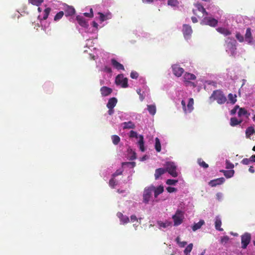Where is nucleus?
<instances>
[{"label": "nucleus", "instance_id": "nucleus-13", "mask_svg": "<svg viewBox=\"0 0 255 255\" xmlns=\"http://www.w3.org/2000/svg\"><path fill=\"white\" fill-rule=\"evenodd\" d=\"M234 167L233 164L230 163L228 160H226V168L231 169L228 170H222L224 174V175H234V170L232 169Z\"/></svg>", "mask_w": 255, "mask_h": 255}, {"label": "nucleus", "instance_id": "nucleus-24", "mask_svg": "<svg viewBox=\"0 0 255 255\" xmlns=\"http://www.w3.org/2000/svg\"><path fill=\"white\" fill-rule=\"evenodd\" d=\"M222 225V221L218 216H217L215 218V227L217 230L219 231H223V229L221 227Z\"/></svg>", "mask_w": 255, "mask_h": 255}, {"label": "nucleus", "instance_id": "nucleus-50", "mask_svg": "<svg viewBox=\"0 0 255 255\" xmlns=\"http://www.w3.org/2000/svg\"><path fill=\"white\" fill-rule=\"evenodd\" d=\"M166 190L169 193H173L177 191V189L174 187H168L166 188Z\"/></svg>", "mask_w": 255, "mask_h": 255}, {"label": "nucleus", "instance_id": "nucleus-64", "mask_svg": "<svg viewBox=\"0 0 255 255\" xmlns=\"http://www.w3.org/2000/svg\"><path fill=\"white\" fill-rule=\"evenodd\" d=\"M236 37L238 39H239V33H237L236 35Z\"/></svg>", "mask_w": 255, "mask_h": 255}, {"label": "nucleus", "instance_id": "nucleus-47", "mask_svg": "<svg viewBox=\"0 0 255 255\" xmlns=\"http://www.w3.org/2000/svg\"><path fill=\"white\" fill-rule=\"evenodd\" d=\"M129 137H135L136 138H137L138 137H139V136H138V135H137V133L135 131H133V130H131L129 132Z\"/></svg>", "mask_w": 255, "mask_h": 255}, {"label": "nucleus", "instance_id": "nucleus-36", "mask_svg": "<svg viewBox=\"0 0 255 255\" xmlns=\"http://www.w3.org/2000/svg\"><path fill=\"white\" fill-rule=\"evenodd\" d=\"M51 9L50 7H47V8H45L44 10L43 16L41 19L46 20L48 18V16L51 11Z\"/></svg>", "mask_w": 255, "mask_h": 255}, {"label": "nucleus", "instance_id": "nucleus-30", "mask_svg": "<svg viewBox=\"0 0 255 255\" xmlns=\"http://www.w3.org/2000/svg\"><path fill=\"white\" fill-rule=\"evenodd\" d=\"M217 31L219 33L224 35L225 36H227L231 34V32L227 28L224 27H218L216 29Z\"/></svg>", "mask_w": 255, "mask_h": 255}, {"label": "nucleus", "instance_id": "nucleus-52", "mask_svg": "<svg viewBox=\"0 0 255 255\" xmlns=\"http://www.w3.org/2000/svg\"><path fill=\"white\" fill-rule=\"evenodd\" d=\"M239 108V106L238 105H236L235 108L232 109L231 112H230V114L231 115H234L236 114V112H237V110Z\"/></svg>", "mask_w": 255, "mask_h": 255}, {"label": "nucleus", "instance_id": "nucleus-10", "mask_svg": "<svg viewBox=\"0 0 255 255\" xmlns=\"http://www.w3.org/2000/svg\"><path fill=\"white\" fill-rule=\"evenodd\" d=\"M227 43V47L226 50L227 51H230L232 55H234L235 53V51L236 50V41L235 39H232L228 38V40H226Z\"/></svg>", "mask_w": 255, "mask_h": 255}, {"label": "nucleus", "instance_id": "nucleus-28", "mask_svg": "<svg viewBox=\"0 0 255 255\" xmlns=\"http://www.w3.org/2000/svg\"><path fill=\"white\" fill-rule=\"evenodd\" d=\"M255 162V155H253L250 158L244 159L242 162L244 164L249 165Z\"/></svg>", "mask_w": 255, "mask_h": 255}, {"label": "nucleus", "instance_id": "nucleus-59", "mask_svg": "<svg viewBox=\"0 0 255 255\" xmlns=\"http://www.w3.org/2000/svg\"><path fill=\"white\" fill-rule=\"evenodd\" d=\"M92 25L93 27H94L96 28H98V24L97 22H96L95 21H93Z\"/></svg>", "mask_w": 255, "mask_h": 255}, {"label": "nucleus", "instance_id": "nucleus-49", "mask_svg": "<svg viewBox=\"0 0 255 255\" xmlns=\"http://www.w3.org/2000/svg\"><path fill=\"white\" fill-rule=\"evenodd\" d=\"M229 240V238L228 236H224L221 239V243L226 244L228 242Z\"/></svg>", "mask_w": 255, "mask_h": 255}, {"label": "nucleus", "instance_id": "nucleus-43", "mask_svg": "<svg viewBox=\"0 0 255 255\" xmlns=\"http://www.w3.org/2000/svg\"><path fill=\"white\" fill-rule=\"evenodd\" d=\"M230 125L234 127L239 125V121L236 118H232L230 120Z\"/></svg>", "mask_w": 255, "mask_h": 255}, {"label": "nucleus", "instance_id": "nucleus-44", "mask_svg": "<svg viewBox=\"0 0 255 255\" xmlns=\"http://www.w3.org/2000/svg\"><path fill=\"white\" fill-rule=\"evenodd\" d=\"M64 15V12L63 11H60L58 12L55 16H54V21H58L60 20Z\"/></svg>", "mask_w": 255, "mask_h": 255}, {"label": "nucleus", "instance_id": "nucleus-5", "mask_svg": "<svg viewBox=\"0 0 255 255\" xmlns=\"http://www.w3.org/2000/svg\"><path fill=\"white\" fill-rule=\"evenodd\" d=\"M172 219L174 226H177L181 224L184 219L183 212L179 210H177L175 214L173 215Z\"/></svg>", "mask_w": 255, "mask_h": 255}, {"label": "nucleus", "instance_id": "nucleus-31", "mask_svg": "<svg viewBox=\"0 0 255 255\" xmlns=\"http://www.w3.org/2000/svg\"><path fill=\"white\" fill-rule=\"evenodd\" d=\"M157 224L160 228H166L169 226H170L172 224V223L168 221H166L165 222H162L159 221H157Z\"/></svg>", "mask_w": 255, "mask_h": 255}, {"label": "nucleus", "instance_id": "nucleus-27", "mask_svg": "<svg viewBox=\"0 0 255 255\" xmlns=\"http://www.w3.org/2000/svg\"><path fill=\"white\" fill-rule=\"evenodd\" d=\"M138 144L139 147V149L142 152H144L145 151V148L144 146V138L143 136L142 135H140L139 136V140L138 141Z\"/></svg>", "mask_w": 255, "mask_h": 255}, {"label": "nucleus", "instance_id": "nucleus-57", "mask_svg": "<svg viewBox=\"0 0 255 255\" xmlns=\"http://www.w3.org/2000/svg\"><path fill=\"white\" fill-rule=\"evenodd\" d=\"M109 109L108 114L109 115H112L114 113V109H111L110 108H108Z\"/></svg>", "mask_w": 255, "mask_h": 255}, {"label": "nucleus", "instance_id": "nucleus-62", "mask_svg": "<svg viewBox=\"0 0 255 255\" xmlns=\"http://www.w3.org/2000/svg\"><path fill=\"white\" fill-rule=\"evenodd\" d=\"M176 240V242H177V243L178 244H179L180 243V242H181V241H180V238H179V237H177L176 238V240Z\"/></svg>", "mask_w": 255, "mask_h": 255}, {"label": "nucleus", "instance_id": "nucleus-15", "mask_svg": "<svg viewBox=\"0 0 255 255\" xmlns=\"http://www.w3.org/2000/svg\"><path fill=\"white\" fill-rule=\"evenodd\" d=\"M225 180L224 177H221L219 178L216 179H214L212 180H211L209 182V185H210L211 187H215L217 185H219L222 184L225 182Z\"/></svg>", "mask_w": 255, "mask_h": 255}, {"label": "nucleus", "instance_id": "nucleus-58", "mask_svg": "<svg viewBox=\"0 0 255 255\" xmlns=\"http://www.w3.org/2000/svg\"><path fill=\"white\" fill-rule=\"evenodd\" d=\"M191 19L193 23H196L198 21L197 18L194 16L192 17Z\"/></svg>", "mask_w": 255, "mask_h": 255}, {"label": "nucleus", "instance_id": "nucleus-41", "mask_svg": "<svg viewBox=\"0 0 255 255\" xmlns=\"http://www.w3.org/2000/svg\"><path fill=\"white\" fill-rule=\"evenodd\" d=\"M250 115V114L244 108H240V117L243 116L247 118Z\"/></svg>", "mask_w": 255, "mask_h": 255}, {"label": "nucleus", "instance_id": "nucleus-46", "mask_svg": "<svg viewBox=\"0 0 255 255\" xmlns=\"http://www.w3.org/2000/svg\"><path fill=\"white\" fill-rule=\"evenodd\" d=\"M177 182V180L167 179L166 182V183L169 185H175Z\"/></svg>", "mask_w": 255, "mask_h": 255}, {"label": "nucleus", "instance_id": "nucleus-8", "mask_svg": "<svg viewBox=\"0 0 255 255\" xmlns=\"http://www.w3.org/2000/svg\"><path fill=\"white\" fill-rule=\"evenodd\" d=\"M128 80L127 78H124L122 74L118 75L115 80L116 84L117 85H121L122 88H127L128 87Z\"/></svg>", "mask_w": 255, "mask_h": 255}, {"label": "nucleus", "instance_id": "nucleus-21", "mask_svg": "<svg viewBox=\"0 0 255 255\" xmlns=\"http://www.w3.org/2000/svg\"><path fill=\"white\" fill-rule=\"evenodd\" d=\"M111 63H112V65L114 66V67L118 70H125L124 66L122 64H121L119 62H118L115 59H111Z\"/></svg>", "mask_w": 255, "mask_h": 255}, {"label": "nucleus", "instance_id": "nucleus-17", "mask_svg": "<svg viewBox=\"0 0 255 255\" xmlns=\"http://www.w3.org/2000/svg\"><path fill=\"white\" fill-rule=\"evenodd\" d=\"M150 186H152L153 188H154L153 192H154V196L155 198H157L159 195L164 191V187L162 185H160L157 187H154L152 185H150Z\"/></svg>", "mask_w": 255, "mask_h": 255}, {"label": "nucleus", "instance_id": "nucleus-6", "mask_svg": "<svg viewBox=\"0 0 255 255\" xmlns=\"http://www.w3.org/2000/svg\"><path fill=\"white\" fill-rule=\"evenodd\" d=\"M193 104H194V100L193 98H190L189 99V101L187 104V107L186 106V102L184 100H182L181 105L182 106V109L185 113V114H187L188 113H191L193 110Z\"/></svg>", "mask_w": 255, "mask_h": 255}, {"label": "nucleus", "instance_id": "nucleus-20", "mask_svg": "<svg viewBox=\"0 0 255 255\" xmlns=\"http://www.w3.org/2000/svg\"><path fill=\"white\" fill-rule=\"evenodd\" d=\"M117 216L123 224H127L129 222V218L127 216L123 215L121 212H118Z\"/></svg>", "mask_w": 255, "mask_h": 255}, {"label": "nucleus", "instance_id": "nucleus-45", "mask_svg": "<svg viewBox=\"0 0 255 255\" xmlns=\"http://www.w3.org/2000/svg\"><path fill=\"white\" fill-rule=\"evenodd\" d=\"M168 4L171 6H176L178 5L177 0H168Z\"/></svg>", "mask_w": 255, "mask_h": 255}, {"label": "nucleus", "instance_id": "nucleus-12", "mask_svg": "<svg viewBox=\"0 0 255 255\" xmlns=\"http://www.w3.org/2000/svg\"><path fill=\"white\" fill-rule=\"evenodd\" d=\"M251 240V235L250 233H246L241 237L242 248L246 249Z\"/></svg>", "mask_w": 255, "mask_h": 255}, {"label": "nucleus", "instance_id": "nucleus-51", "mask_svg": "<svg viewBox=\"0 0 255 255\" xmlns=\"http://www.w3.org/2000/svg\"><path fill=\"white\" fill-rule=\"evenodd\" d=\"M138 76V74L135 71H132L130 73V77L132 79H137Z\"/></svg>", "mask_w": 255, "mask_h": 255}, {"label": "nucleus", "instance_id": "nucleus-16", "mask_svg": "<svg viewBox=\"0 0 255 255\" xmlns=\"http://www.w3.org/2000/svg\"><path fill=\"white\" fill-rule=\"evenodd\" d=\"M192 32L191 27L187 24H184L183 26V33L186 38H188Z\"/></svg>", "mask_w": 255, "mask_h": 255}, {"label": "nucleus", "instance_id": "nucleus-34", "mask_svg": "<svg viewBox=\"0 0 255 255\" xmlns=\"http://www.w3.org/2000/svg\"><path fill=\"white\" fill-rule=\"evenodd\" d=\"M255 132V129L253 127H250L246 130V134L247 137L250 136Z\"/></svg>", "mask_w": 255, "mask_h": 255}, {"label": "nucleus", "instance_id": "nucleus-2", "mask_svg": "<svg viewBox=\"0 0 255 255\" xmlns=\"http://www.w3.org/2000/svg\"><path fill=\"white\" fill-rule=\"evenodd\" d=\"M194 5L196 8L193 9V12L198 17L201 18L204 15H208V13L206 11L205 8L200 3L197 2L194 3Z\"/></svg>", "mask_w": 255, "mask_h": 255}, {"label": "nucleus", "instance_id": "nucleus-23", "mask_svg": "<svg viewBox=\"0 0 255 255\" xmlns=\"http://www.w3.org/2000/svg\"><path fill=\"white\" fill-rule=\"evenodd\" d=\"M65 15L67 16H71L73 15L75 12V10L73 6H67L65 8Z\"/></svg>", "mask_w": 255, "mask_h": 255}, {"label": "nucleus", "instance_id": "nucleus-14", "mask_svg": "<svg viewBox=\"0 0 255 255\" xmlns=\"http://www.w3.org/2000/svg\"><path fill=\"white\" fill-rule=\"evenodd\" d=\"M173 73L176 76L179 77L183 73L184 69L178 65H174L172 66Z\"/></svg>", "mask_w": 255, "mask_h": 255}, {"label": "nucleus", "instance_id": "nucleus-3", "mask_svg": "<svg viewBox=\"0 0 255 255\" xmlns=\"http://www.w3.org/2000/svg\"><path fill=\"white\" fill-rule=\"evenodd\" d=\"M245 41L248 44L251 45H255V41L252 37L251 33V29L250 28H248L246 30L245 38L240 35V42Z\"/></svg>", "mask_w": 255, "mask_h": 255}, {"label": "nucleus", "instance_id": "nucleus-33", "mask_svg": "<svg viewBox=\"0 0 255 255\" xmlns=\"http://www.w3.org/2000/svg\"><path fill=\"white\" fill-rule=\"evenodd\" d=\"M155 140V149L157 152H160L161 149L160 140L158 137H156Z\"/></svg>", "mask_w": 255, "mask_h": 255}, {"label": "nucleus", "instance_id": "nucleus-1", "mask_svg": "<svg viewBox=\"0 0 255 255\" xmlns=\"http://www.w3.org/2000/svg\"><path fill=\"white\" fill-rule=\"evenodd\" d=\"M210 99H213V100H216L217 103L219 104H224L227 101L226 96L220 90L214 91L211 96Z\"/></svg>", "mask_w": 255, "mask_h": 255}, {"label": "nucleus", "instance_id": "nucleus-40", "mask_svg": "<svg viewBox=\"0 0 255 255\" xmlns=\"http://www.w3.org/2000/svg\"><path fill=\"white\" fill-rule=\"evenodd\" d=\"M112 142L115 145H117L120 141V137L117 135L112 136Z\"/></svg>", "mask_w": 255, "mask_h": 255}, {"label": "nucleus", "instance_id": "nucleus-19", "mask_svg": "<svg viewBox=\"0 0 255 255\" xmlns=\"http://www.w3.org/2000/svg\"><path fill=\"white\" fill-rule=\"evenodd\" d=\"M100 92L102 96L106 97L110 95L113 92V90L110 88L106 86H103L101 88Z\"/></svg>", "mask_w": 255, "mask_h": 255}, {"label": "nucleus", "instance_id": "nucleus-9", "mask_svg": "<svg viewBox=\"0 0 255 255\" xmlns=\"http://www.w3.org/2000/svg\"><path fill=\"white\" fill-rule=\"evenodd\" d=\"M166 171H167L170 175H177L176 172V166L174 162H167L165 164Z\"/></svg>", "mask_w": 255, "mask_h": 255}, {"label": "nucleus", "instance_id": "nucleus-25", "mask_svg": "<svg viewBox=\"0 0 255 255\" xmlns=\"http://www.w3.org/2000/svg\"><path fill=\"white\" fill-rule=\"evenodd\" d=\"M122 125L124 129H133L135 128L134 124L131 121L124 122L122 124Z\"/></svg>", "mask_w": 255, "mask_h": 255}, {"label": "nucleus", "instance_id": "nucleus-29", "mask_svg": "<svg viewBox=\"0 0 255 255\" xmlns=\"http://www.w3.org/2000/svg\"><path fill=\"white\" fill-rule=\"evenodd\" d=\"M205 224V222L203 220H200V221L197 223H195L192 227V230L193 231H196V230L200 229L202 225Z\"/></svg>", "mask_w": 255, "mask_h": 255}, {"label": "nucleus", "instance_id": "nucleus-38", "mask_svg": "<svg viewBox=\"0 0 255 255\" xmlns=\"http://www.w3.org/2000/svg\"><path fill=\"white\" fill-rule=\"evenodd\" d=\"M237 96L236 95H233L232 94H229L228 95V98L230 102L233 104H235L237 101L236 99Z\"/></svg>", "mask_w": 255, "mask_h": 255}, {"label": "nucleus", "instance_id": "nucleus-60", "mask_svg": "<svg viewBox=\"0 0 255 255\" xmlns=\"http://www.w3.org/2000/svg\"><path fill=\"white\" fill-rule=\"evenodd\" d=\"M249 170L250 171L251 173H253L254 172V167L252 166H250V167L249 169Z\"/></svg>", "mask_w": 255, "mask_h": 255}, {"label": "nucleus", "instance_id": "nucleus-11", "mask_svg": "<svg viewBox=\"0 0 255 255\" xmlns=\"http://www.w3.org/2000/svg\"><path fill=\"white\" fill-rule=\"evenodd\" d=\"M196 78L195 75L193 74H191L190 73L186 72L183 76L184 82L186 86L189 85L190 84L191 85H193L194 87H195L196 85L194 83L190 82V80H194Z\"/></svg>", "mask_w": 255, "mask_h": 255}, {"label": "nucleus", "instance_id": "nucleus-7", "mask_svg": "<svg viewBox=\"0 0 255 255\" xmlns=\"http://www.w3.org/2000/svg\"><path fill=\"white\" fill-rule=\"evenodd\" d=\"M218 20L211 17L206 16L203 18L201 22L202 25H209L212 27H215L218 24Z\"/></svg>", "mask_w": 255, "mask_h": 255}, {"label": "nucleus", "instance_id": "nucleus-32", "mask_svg": "<svg viewBox=\"0 0 255 255\" xmlns=\"http://www.w3.org/2000/svg\"><path fill=\"white\" fill-rule=\"evenodd\" d=\"M147 110L151 115H154L156 112V107L154 105H147Z\"/></svg>", "mask_w": 255, "mask_h": 255}, {"label": "nucleus", "instance_id": "nucleus-26", "mask_svg": "<svg viewBox=\"0 0 255 255\" xmlns=\"http://www.w3.org/2000/svg\"><path fill=\"white\" fill-rule=\"evenodd\" d=\"M98 14L100 15L99 19L101 22H103L107 19H110L112 17V15L111 13H107L104 14L102 12H98Z\"/></svg>", "mask_w": 255, "mask_h": 255}, {"label": "nucleus", "instance_id": "nucleus-53", "mask_svg": "<svg viewBox=\"0 0 255 255\" xmlns=\"http://www.w3.org/2000/svg\"><path fill=\"white\" fill-rule=\"evenodd\" d=\"M104 71L108 73L112 72L111 68L107 66L104 67Z\"/></svg>", "mask_w": 255, "mask_h": 255}, {"label": "nucleus", "instance_id": "nucleus-37", "mask_svg": "<svg viewBox=\"0 0 255 255\" xmlns=\"http://www.w3.org/2000/svg\"><path fill=\"white\" fill-rule=\"evenodd\" d=\"M165 168H159L156 170L154 175H162L166 173Z\"/></svg>", "mask_w": 255, "mask_h": 255}, {"label": "nucleus", "instance_id": "nucleus-4", "mask_svg": "<svg viewBox=\"0 0 255 255\" xmlns=\"http://www.w3.org/2000/svg\"><path fill=\"white\" fill-rule=\"evenodd\" d=\"M153 188L152 186H148L144 188L143 193V202L145 204L148 203L150 198L152 196V193L153 192Z\"/></svg>", "mask_w": 255, "mask_h": 255}, {"label": "nucleus", "instance_id": "nucleus-35", "mask_svg": "<svg viewBox=\"0 0 255 255\" xmlns=\"http://www.w3.org/2000/svg\"><path fill=\"white\" fill-rule=\"evenodd\" d=\"M193 244H189L185 248L184 251V253L185 255H190L189 253L191 252L193 249Z\"/></svg>", "mask_w": 255, "mask_h": 255}, {"label": "nucleus", "instance_id": "nucleus-42", "mask_svg": "<svg viewBox=\"0 0 255 255\" xmlns=\"http://www.w3.org/2000/svg\"><path fill=\"white\" fill-rule=\"evenodd\" d=\"M43 0H28V2L29 3L36 6L40 5L43 2Z\"/></svg>", "mask_w": 255, "mask_h": 255}, {"label": "nucleus", "instance_id": "nucleus-55", "mask_svg": "<svg viewBox=\"0 0 255 255\" xmlns=\"http://www.w3.org/2000/svg\"><path fill=\"white\" fill-rule=\"evenodd\" d=\"M109 184L111 187H114L115 185L116 184V182H115V180L114 179V178L111 179L109 181Z\"/></svg>", "mask_w": 255, "mask_h": 255}, {"label": "nucleus", "instance_id": "nucleus-61", "mask_svg": "<svg viewBox=\"0 0 255 255\" xmlns=\"http://www.w3.org/2000/svg\"><path fill=\"white\" fill-rule=\"evenodd\" d=\"M143 2H144V3H150V2H152L153 1V0H142Z\"/></svg>", "mask_w": 255, "mask_h": 255}, {"label": "nucleus", "instance_id": "nucleus-54", "mask_svg": "<svg viewBox=\"0 0 255 255\" xmlns=\"http://www.w3.org/2000/svg\"><path fill=\"white\" fill-rule=\"evenodd\" d=\"M130 221L132 222H134L135 221H137L138 219L137 218V217L135 215H132L130 216Z\"/></svg>", "mask_w": 255, "mask_h": 255}, {"label": "nucleus", "instance_id": "nucleus-18", "mask_svg": "<svg viewBox=\"0 0 255 255\" xmlns=\"http://www.w3.org/2000/svg\"><path fill=\"white\" fill-rule=\"evenodd\" d=\"M76 20L78 21V23L81 26L87 28L88 27V22L86 21L85 18L82 16L78 15L76 16Z\"/></svg>", "mask_w": 255, "mask_h": 255}, {"label": "nucleus", "instance_id": "nucleus-22", "mask_svg": "<svg viewBox=\"0 0 255 255\" xmlns=\"http://www.w3.org/2000/svg\"><path fill=\"white\" fill-rule=\"evenodd\" d=\"M118 102V100L117 98L113 97L110 98L107 104V108H110L111 109H114V108L116 106L117 103Z\"/></svg>", "mask_w": 255, "mask_h": 255}, {"label": "nucleus", "instance_id": "nucleus-63", "mask_svg": "<svg viewBox=\"0 0 255 255\" xmlns=\"http://www.w3.org/2000/svg\"><path fill=\"white\" fill-rule=\"evenodd\" d=\"M132 163H133L128 162H126V163H123V165L131 164H132Z\"/></svg>", "mask_w": 255, "mask_h": 255}, {"label": "nucleus", "instance_id": "nucleus-56", "mask_svg": "<svg viewBox=\"0 0 255 255\" xmlns=\"http://www.w3.org/2000/svg\"><path fill=\"white\" fill-rule=\"evenodd\" d=\"M187 245V242H180V243L178 244V245L181 247V248H183L186 245Z\"/></svg>", "mask_w": 255, "mask_h": 255}, {"label": "nucleus", "instance_id": "nucleus-39", "mask_svg": "<svg viewBox=\"0 0 255 255\" xmlns=\"http://www.w3.org/2000/svg\"><path fill=\"white\" fill-rule=\"evenodd\" d=\"M197 162L201 167L204 168H207L209 166L208 164L204 161L202 158H199L197 160Z\"/></svg>", "mask_w": 255, "mask_h": 255}, {"label": "nucleus", "instance_id": "nucleus-48", "mask_svg": "<svg viewBox=\"0 0 255 255\" xmlns=\"http://www.w3.org/2000/svg\"><path fill=\"white\" fill-rule=\"evenodd\" d=\"M90 12L89 13L88 12H85L84 13V15L88 17H93L94 16L93 12V9L92 8L90 9Z\"/></svg>", "mask_w": 255, "mask_h": 255}]
</instances>
